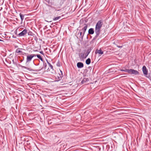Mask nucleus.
<instances>
[{
    "label": "nucleus",
    "mask_w": 151,
    "mask_h": 151,
    "mask_svg": "<svg viewBox=\"0 0 151 151\" xmlns=\"http://www.w3.org/2000/svg\"><path fill=\"white\" fill-rule=\"evenodd\" d=\"M103 25V22L101 20L98 21L96 25L95 32L96 34V36H98L101 31V29Z\"/></svg>",
    "instance_id": "obj_1"
},
{
    "label": "nucleus",
    "mask_w": 151,
    "mask_h": 151,
    "mask_svg": "<svg viewBox=\"0 0 151 151\" xmlns=\"http://www.w3.org/2000/svg\"><path fill=\"white\" fill-rule=\"evenodd\" d=\"M36 56V55L34 54H32L28 55L27 57L26 63L29 62L35 56Z\"/></svg>",
    "instance_id": "obj_2"
},
{
    "label": "nucleus",
    "mask_w": 151,
    "mask_h": 151,
    "mask_svg": "<svg viewBox=\"0 0 151 151\" xmlns=\"http://www.w3.org/2000/svg\"><path fill=\"white\" fill-rule=\"evenodd\" d=\"M129 70V73L130 74L136 75L138 74L139 73L137 71L134 70L133 69H130Z\"/></svg>",
    "instance_id": "obj_3"
},
{
    "label": "nucleus",
    "mask_w": 151,
    "mask_h": 151,
    "mask_svg": "<svg viewBox=\"0 0 151 151\" xmlns=\"http://www.w3.org/2000/svg\"><path fill=\"white\" fill-rule=\"evenodd\" d=\"M27 30L26 29H24L22 32L18 34V36H24V35H25L27 34Z\"/></svg>",
    "instance_id": "obj_4"
},
{
    "label": "nucleus",
    "mask_w": 151,
    "mask_h": 151,
    "mask_svg": "<svg viewBox=\"0 0 151 151\" xmlns=\"http://www.w3.org/2000/svg\"><path fill=\"white\" fill-rule=\"evenodd\" d=\"M142 71L144 75L146 76L147 74L148 71L145 66H143L142 67Z\"/></svg>",
    "instance_id": "obj_5"
},
{
    "label": "nucleus",
    "mask_w": 151,
    "mask_h": 151,
    "mask_svg": "<svg viewBox=\"0 0 151 151\" xmlns=\"http://www.w3.org/2000/svg\"><path fill=\"white\" fill-rule=\"evenodd\" d=\"M59 76H58V74H56L55 76L56 81H60L62 78V75L60 74H59Z\"/></svg>",
    "instance_id": "obj_6"
},
{
    "label": "nucleus",
    "mask_w": 151,
    "mask_h": 151,
    "mask_svg": "<svg viewBox=\"0 0 151 151\" xmlns=\"http://www.w3.org/2000/svg\"><path fill=\"white\" fill-rule=\"evenodd\" d=\"M89 79L88 78H84L82 81L81 83L82 84H86L88 83Z\"/></svg>",
    "instance_id": "obj_7"
},
{
    "label": "nucleus",
    "mask_w": 151,
    "mask_h": 151,
    "mask_svg": "<svg viewBox=\"0 0 151 151\" xmlns=\"http://www.w3.org/2000/svg\"><path fill=\"white\" fill-rule=\"evenodd\" d=\"M77 66L78 68H81L83 67V64L81 62H78L77 64Z\"/></svg>",
    "instance_id": "obj_8"
},
{
    "label": "nucleus",
    "mask_w": 151,
    "mask_h": 151,
    "mask_svg": "<svg viewBox=\"0 0 151 151\" xmlns=\"http://www.w3.org/2000/svg\"><path fill=\"white\" fill-rule=\"evenodd\" d=\"M87 27L88 25L87 24H85V26L81 29V31L83 33L85 34V32L87 29Z\"/></svg>",
    "instance_id": "obj_9"
},
{
    "label": "nucleus",
    "mask_w": 151,
    "mask_h": 151,
    "mask_svg": "<svg viewBox=\"0 0 151 151\" xmlns=\"http://www.w3.org/2000/svg\"><path fill=\"white\" fill-rule=\"evenodd\" d=\"M88 33L92 35L94 33V31L93 29L92 28L90 29L88 31Z\"/></svg>",
    "instance_id": "obj_10"
},
{
    "label": "nucleus",
    "mask_w": 151,
    "mask_h": 151,
    "mask_svg": "<svg viewBox=\"0 0 151 151\" xmlns=\"http://www.w3.org/2000/svg\"><path fill=\"white\" fill-rule=\"evenodd\" d=\"M97 53L99 54L102 55L103 54V51L101 49L96 50Z\"/></svg>",
    "instance_id": "obj_11"
},
{
    "label": "nucleus",
    "mask_w": 151,
    "mask_h": 151,
    "mask_svg": "<svg viewBox=\"0 0 151 151\" xmlns=\"http://www.w3.org/2000/svg\"><path fill=\"white\" fill-rule=\"evenodd\" d=\"M86 63L87 65H89L91 63V60L90 58H88L87 59L86 61Z\"/></svg>",
    "instance_id": "obj_12"
},
{
    "label": "nucleus",
    "mask_w": 151,
    "mask_h": 151,
    "mask_svg": "<svg viewBox=\"0 0 151 151\" xmlns=\"http://www.w3.org/2000/svg\"><path fill=\"white\" fill-rule=\"evenodd\" d=\"M22 49H20V48H18L17 49L16 51V52L17 53H21L22 52V51L21 50Z\"/></svg>",
    "instance_id": "obj_13"
},
{
    "label": "nucleus",
    "mask_w": 151,
    "mask_h": 151,
    "mask_svg": "<svg viewBox=\"0 0 151 151\" xmlns=\"http://www.w3.org/2000/svg\"><path fill=\"white\" fill-rule=\"evenodd\" d=\"M19 15L21 19V21H22L24 18V16L21 13Z\"/></svg>",
    "instance_id": "obj_14"
},
{
    "label": "nucleus",
    "mask_w": 151,
    "mask_h": 151,
    "mask_svg": "<svg viewBox=\"0 0 151 151\" xmlns=\"http://www.w3.org/2000/svg\"><path fill=\"white\" fill-rule=\"evenodd\" d=\"M36 56H37V58H39L42 61H43V59L40 55H37Z\"/></svg>",
    "instance_id": "obj_15"
},
{
    "label": "nucleus",
    "mask_w": 151,
    "mask_h": 151,
    "mask_svg": "<svg viewBox=\"0 0 151 151\" xmlns=\"http://www.w3.org/2000/svg\"><path fill=\"white\" fill-rule=\"evenodd\" d=\"M120 70L121 71H122L127 72L129 73V69H125V70L121 69Z\"/></svg>",
    "instance_id": "obj_16"
},
{
    "label": "nucleus",
    "mask_w": 151,
    "mask_h": 151,
    "mask_svg": "<svg viewBox=\"0 0 151 151\" xmlns=\"http://www.w3.org/2000/svg\"><path fill=\"white\" fill-rule=\"evenodd\" d=\"M60 17H60V16L57 17L53 18V19L54 21H56V20H58V19H60Z\"/></svg>",
    "instance_id": "obj_17"
},
{
    "label": "nucleus",
    "mask_w": 151,
    "mask_h": 151,
    "mask_svg": "<svg viewBox=\"0 0 151 151\" xmlns=\"http://www.w3.org/2000/svg\"><path fill=\"white\" fill-rule=\"evenodd\" d=\"M79 33H80V35L81 36V38H83L84 35V34L82 32L80 31Z\"/></svg>",
    "instance_id": "obj_18"
},
{
    "label": "nucleus",
    "mask_w": 151,
    "mask_h": 151,
    "mask_svg": "<svg viewBox=\"0 0 151 151\" xmlns=\"http://www.w3.org/2000/svg\"><path fill=\"white\" fill-rule=\"evenodd\" d=\"M80 56H81V57L82 58H85L86 57V56L85 57L84 56V54L83 53H81V54Z\"/></svg>",
    "instance_id": "obj_19"
},
{
    "label": "nucleus",
    "mask_w": 151,
    "mask_h": 151,
    "mask_svg": "<svg viewBox=\"0 0 151 151\" xmlns=\"http://www.w3.org/2000/svg\"><path fill=\"white\" fill-rule=\"evenodd\" d=\"M47 63L49 65V66L52 69H53V66L48 62L47 61Z\"/></svg>",
    "instance_id": "obj_20"
},
{
    "label": "nucleus",
    "mask_w": 151,
    "mask_h": 151,
    "mask_svg": "<svg viewBox=\"0 0 151 151\" xmlns=\"http://www.w3.org/2000/svg\"><path fill=\"white\" fill-rule=\"evenodd\" d=\"M22 67L23 68H25V69H27V70H32L30 69V68H27V67H25V66H22Z\"/></svg>",
    "instance_id": "obj_21"
},
{
    "label": "nucleus",
    "mask_w": 151,
    "mask_h": 151,
    "mask_svg": "<svg viewBox=\"0 0 151 151\" xmlns=\"http://www.w3.org/2000/svg\"><path fill=\"white\" fill-rule=\"evenodd\" d=\"M40 52L41 54H42V55H44V53H43V51H40Z\"/></svg>",
    "instance_id": "obj_22"
},
{
    "label": "nucleus",
    "mask_w": 151,
    "mask_h": 151,
    "mask_svg": "<svg viewBox=\"0 0 151 151\" xmlns=\"http://www.w3.org/2000/svg\"><path fill=\"white\" fill-rule=\"evenodd\" d=\"M117 46L119 48H121L122 47V46H119L117 45Z\"/></svg>",
    "instance_id": "obj_23"
},
{
    "label": "nucleus",
    "mask_w": 151,
    "mask_h": 151,
    "mask_svg": "<svg viewBox=\"0 0 151 151\" xmlns=\"http://www.w3.org/2000/svg\"><path fill=\"white\" fill-rule=\"evenodd\" d=\"M59 63H58V64H57V65L58 66H59L58 65H59Z\"/></svg>",
    "instance_id": "obj_24"
},
{
    "label": "nucleus",
    "mask_w": 151,
    "mask_h": 151,
    "mask_svg": "<svg viewBox=\"0 0 151 151\" xmlns=\"http://www.w3.org/2000/svg\"><path fill=\"white\" fill-rule=\"evenodd\" d=\"M59 63H58V64H57V65L58 66H59L58 65H59Z\"/></svg>",
    "instance_id": "obj_25"
},
{
    "label": "nucleus",
    "mask_w": 151,
    "mask_h": 151,
    "mask_svg": "<svg viewBox=\"0 0 151 151\" xmlns=\"http://www.w3.org/2000/svg\"><path fill=\"white\" fill-rule=\"evenodd\" d=\"M59 63H58V64H57V65L58 66H59L58 65H59Z\"/></svg>",
    "instance_id": "obj_26"
},
{
    "label": "nucleus",
    "mask_w": 151,
    "mask_h": 151,
    "mask_svg": "<svg viewBox=\"0 0 151 151\" xmlns=\"http://www.w3.org/2000/svg\"><path fill=\"white\" fill-rule=\"evenodd\" d=\"M0 41H3L2 40L0 39Z\"/></svg>",
    "instance_id": "obj_27"
},
{
    "label": "nucleus",
    "mask_w": 151,
    "mask_h": 151,
    "mask_svg": "<svg viewBox=\"0 0 151 151\" xmlns=\"http://www.w3.org/2000/svg\"><path fill=\"white\" fill-rule=\"evenodd\" d=\"M60 72L62 73V71L60 70Z\"/></svg>",
    "instance_id": "obj_28"
}]
</instances>
